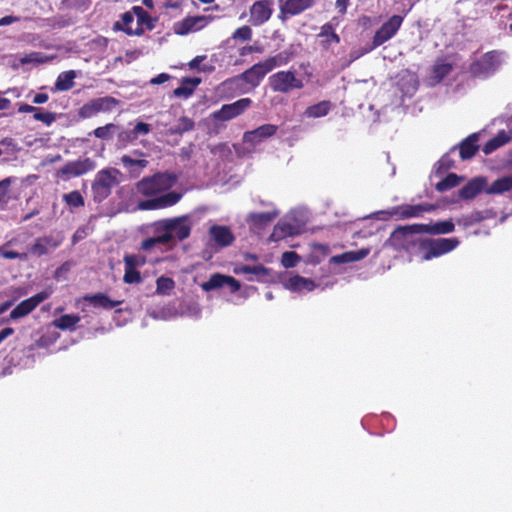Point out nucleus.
Instances as JSON below:
<instances>
[{"mask_svg": "<svg viewBox=\"0 0 512 512\" xmlns=\"http://www.w3.org/2000/svg\"><path fill=\"white\" fill-rule=\"evenodd\" d=\"M117 132H118V126L113 123H109V124H106L105 126L96 128L93 131V134L95 137H97L99 139L110 140L113 138V136Z\"/></svg>", "mask_w": 512, "mask_h": 512, "instance_id": "45", "label": "nucleus"}, {"mask_svg": "<svg viewBox=\"0 0 512 512\" xmlns=\"http://www.w3.org/2000/svg\"><path fill=\"white\" fill-rule=\"evenodd\" d=\"M300 225L296 223L290 217H286L279 221L274 227V230L270 236L272 241H279L285 237L296 235L300 232Z\"/></svg>", "mask_w": 512, "mask_h": 512, "instance_id": "23", "label": "nucleus"}, {"mask_svg": "<svg viewBox=\"0 0 512 512\" xmlns=\"http://www.w3.org/2000/svg\"><path fill=\"white\" fill-rule=\"evenodd\" d=\"M331 109V102L324 100L307 107L304 111V116L307 118H321L326 116L331 111Z\"/></svg>", "mask_w": 512, "mask_h": 512, "instance_id": "35", "label": "nucleus"}, {"mask_svg": "<svg viewBox=\"0 0 512 512\" xmlns=\"http://www.w3.org/2000/svg\"><path fill=\"white\" fill-rule=\"evenodd\" d=\"M63 201L71 208L84 206V198L77 190L64 194Z\"/></svg>", "mask_w": 512, "mask_h": 512, "instance_id": "49", "label": "nucleus"}, {"mask_svg": "<svg viewBox=\"0 0 512 512\" xmlns=\"http://www.w3.org/2000/svg\"><path fill=\"white\" fill-rule=\"evenodd\" d=\"M300 257L293 251H287L282 254L281 263L285 268H292L297 265Z\"/></svg>", "mask_w": 512, "mask_h": 512, "instance_id": "55", "label": "nucleus"}, {"mask_svg": "<svg viewBox=\"0 0 512 512\" xmlns=\"http://www.w3.org/2000/svg\"><path fill=\"white\" fill-rule=\"evenodd\" d=\"M121 163L127 169L132 177H138L144 168L147 167L148 161L145 159L133 158L131 155H123Z\"/></svg>", "mask_w": 512, "mask_h": 512, "instance_id": "30", "label": "nucleus"}, {"mask_svg": "<svg viewBox=\"0 0 512 512\" xmlns=\"http://www.w3.org/2000/svg\"><path fill=\"white\" fill-rule=\"evenodd\" d=\"M119 104V101L111 96L92 99L85 103L78 111L79 117L88 119L99 113L112 112Z\"/></svg>", "mask_w": 512, "mask_h": 512, "instance_id": "9", "label": "nucleus"}, {"mask_svg": "<svg viewBox=\"0 0 512 512\" xmlns=\"http://www.w3.org/2000/svg\"><path fill=\"white\" fill-rule=\"evenodd\" d=\"M512 190V175H507L496 179L485 190L487 194H503Z\"/></svg>", "mask_w": 512, "mask_h": 512, "instance_id": "33", "label": "nucleus"}, {"mask_svg": "<svg viewBox=\"0 0 512 512\" xmlns=\"http://www.w3.org/2000/svg\"><path fill=\"white\" fill-rule=\"evenodd\" d=\"M10 179L0 181V209H4L9 200Z\"/></svg>", "mask_w": 512, "mask_h": 512, "instance_id": "54", "label": "nucleus"}, {"mask_svg": "<svg viewBox=\"0 0 512 512\" xmlns=\"http://www.w3.org/2000/svg\"><path fill=\"white\" fill-rule=\"evenodd\" d=\"M121 177L122 173L116 168L108 167L98 171L91 187L94 200L101 202L106 199L112 189L120 183Z\"/></svg>", "mask_w": 512, "mask_h": 512, "instance_id": "4", "label": "nucleus"}, {"mask_svg": "<svg viewBox=\"0 0 512 512\" xmlns=\"http://www.w3.org/2000/svg\"><path fill=\"white\" fill-rule=\"evenodd\" d=\"M150 315L154 318V319H161V320H168L171 318V313L170 312H166L165 310H162V311H153L150 313Z\"/></svg>", "mask_w": 512, "mask_h": 512, "instance_id": "61", "label": "nucleus"}, {"mask_svg": "<svg viewBox=\"0 0 512 512\" xmlns=\"http://www.w3.org/2000/svg\"><path fill=\"white\" fill-rule=\"evenodd\" d=\"M80 317L77 315H62L53 321V325L60 330H74Z\"/></svg>", "mask_w": 512, "mask_h": 512, "instance_id": "39", "label": "nucleus"}, {"mask_svg": "<svg viewBox=\"0 0 512 512\" xmlns=\"http://www.w3.org/2000/svg\"><path fill=\"white\" fill-rule=\"evenodd\" d=\"M84 299L89 301L94 307H100L103 309H112L122 303V301L111 300L108 296L102 293L85 296Z\"/></svg>", "mask_w": 512, "mask_h": 512, "instance_id": "34", "label": "nucleus"}, {"mask_svg": "<svg viewBox=\"0 0 512 512\" xmlns=\"http://www.w3.org/2000/svg\"><path fill=\"white\" fill-rule=\"evenodd\" d=\"M283 285L292 292H309L316 287L312 280L299 275L288 277L283 281Z\"/></svg>", "mask_w": 512, "mask_h": 512, "instance_id": "26", "label": "nucleus"}, {"mask_svg": "<svg viewBox=\"0 0 512 512\" xmlns=\"http://www.w3.org/2000/svg\"><path fill=\"white\" fill-rule=\"evenodd\" d=\"M292 59V53L289 51H281L276 55L267 57L261 61L262 65L269 73L272 70L287 65Z\"/></svg>", "mask_w": 512, "mask_h": 512, "instance_id": "28", "label": "nucleus"}, {"mask_svg": "<svg viewBox=\"0 0 512 512\" xmlns=\"http://www.w3.org/2000/svg\"><path fill=\"white\" fill-rule=\"evenodd\" d=\"M123 261L124 264L130 265L138 269L146 263V258L141 254H127L124 256Z\"/></svg>", "mask_w": 512, "mask_h": 512, "instance_id": "52", "label": "nucleus"}, {"mask_svg": "<svg viewBox=\"0 0 512 512\" xmlns=\"http://www.w3.org/2000/svg\"><path fill=\"white\" fill-rule=\"evenodd\" d=\"M124 271L123 281L126 284H139L142 282L140 272L135 267L124 264Z\"/></svg>", "mask_w": 512, "mask_h": 512, "instance_id": "48", "label": "nucleus"}, {"mask_svg": "<svg viewBox=\"0 0 512 512\" xmlns=\"http://www.w3.org/2000/svg\"><path fill=\"white\" fill-rule=\"evenodd\" d=\"M133 13L136 15L137 23H139L140 28H143V31L154 28V20L142 7L134 6Z\"/></svg>", "mask_w": 512, "mask_h": 512, "instance_id": "40", "label": "nucleus"}, {"mask_svg": "<svg viewBox=\"0 0 512 512\" xmlns=\"http://www.w3.org/2000/svg\"><path fill=\"white\" fill-rule=\"evenodd\" d=\"M49 99L48 95L45 93H38L33 98V103L35 104H43L47 102Z\"/></svg>", "mask_w": 512, "mask_h": 512, "instance_id": "64", "label": "nucleus"}, {"mask_svg": "<svg viewBox=\"0 0 512 512\" xmlns=\"http://www.w3.org/2000/svg\"><path fill=\"white\" fill-rule=\"evenodd\" d=\"M277 131V126L273 124H264L258 128L244 133L243 141L254 147L266 138L273 136Z\"/></svg>", "mask_w": 512, "mask_h": 512, "instance_id": "21", "label": "nucleus"}, {"mask_svg": "<svg viewBox=\"0 0 512 512\" xmlns=\"http://www.w3.org/2000/svg\"><path fill=\"white\" fill-rule=\"evenodd\" d=\"M487 188V179L483 176L475 177L460 189L459 196L465 200L475 198L480 192Z\"/></svg>", "mask_w": 512, "mask_h": 512, "instance_id": "25", "label": "nucleus"}, {"mask_svg": "<svg viewBox=\"0 0 512 512\" xmlns=\"http://www.w3.org/2000/svg\"><path fill=\"white\" fill-rule=\"evenodd\" d=\"M78 72L75 70H68L60 73L55 81V91H68L74 86V80Z\"/></svg>", "mask_w": 512, "mask_h": 512, "instance_id": "31", "label": "nucleus"}, {"mask_svg": "<svg viewBox=\"0 0 512 512\" xmlns=\"http://www.w3.org/2000/svg\"><path fill=\"white\" fill-rule=\"evenodd\" d=\"M479 134L474 133L468 136L460 145V156L462 159H470L478 150Z\"/></svg>", "mask_w": 512, "mask_h": 512, "instance_id": "32", "label": "nucleus"}, {"mask_svg": "<svg viewBox=\"0 0 512 512\" xmlns=\"http://www.w3.org/2000/svg\"><path fill=\"white\" fill-rule=\"evenodd\" d=\"M51 59H52V57H48L41 52H31L23 57H20L19 62L18 63L14 62L11 64V66L14 69H17L20 65L41 64V63L48 62Z\"/></svg>", "mask_w": 512, "mask_h": 512, "instance_id": "36", "label": "nucleus"}, {"mask_svg": "<svg viewBox=\"0 0 512 512\" xmlns=\"http://www.w3.org/2000/svg\"><path fill=\"white\" fill-rule=\"evenodd\" d=\"M454 229L455 225L451 220L400 227L392 233L387 244L396 248L401 247L409 250V245L414 243L413 235L416 233H428L432 235L448 234L453 232Z\"/></svg>", "mask_w": 512, "mask_h": 512, "instance_id": "2", "label": "nucleus"}, {"mask_svg": "<svg viewBox=\"0 0 512 512\" xmlns=\"http://www.w3.org/2000/svg\"><path fill=\"white\" fill-rule=\"evenodd\" d=\"M320 36L325 37L327 42H329V43H331V42L339 43V41H340L339 36L334 32L332 26L329 24H326L322 27Z\"/></svg>", "mask_w": 512, "mask_h": 512, "instance_id": "57", "label": "nucleus"}, {"mask_svg": "<svg viewBox=\"0 0 512 512\" xmlns=\"http://www.w3.org/2000/svg\"><path fill=\"white\" fill-rule=\"evenodd\" d=\"M181 198V194L177 192H168L160 197L141 201L138 204L140 210H155L173 206Z\"/></svg>", "mask_w": 512, "mask_h": 512, "instance_id": "18", "label": "nucleus"}, {"mask_svg": "<svg viewBox=\"0 0 512 512\" xmlns=\"http://www.w3.org/2000/svg\"><path fill=\"white\" fill-rule=\"evenodd\" d=\"M113 29L123 31L128 35L140 36L143 34V28H140L139 23H137L133 8L122 14L121 20L114 23Z\"/></svg>", "mask_w": 512, "mask_h": 512, "instance_id": "20", "label": "nucleus"}, {"mask_svg": "<svg viewBox=\"0 0 512 512\" xmlns=\"http://www.w3.org/2000/svg\"><path fill=\"white\" fill-rule=\"evenodd\" d=\"M268 74L261 61L244 71L239 76L230 78L221 84L223 92L245 94L249 89L256 88Z\"/></svg>", "mask_w": 512, "mask_h": 512, "instance_id": "3", "label": "nucleus"}, {"mask_svg": "<svg viewBox=\"0 0 512 512\" xmlns=\"http://www.w3.org/2000/svg\"><path fill=\"white\" fill-rule=\"evenodd\" d=\"M175 182L176 178L174 175L157 173L152 177H146L140 180L136 184V190L144 196H153L170 189Z\"/></svg>", "mask_w": 512, "mask_h": 512, "instance_id": "6", "label": "nucleus"}, {"mask_svg": "<svg viewBox=\"0 0 512 512\" xmlns=\"http://www.w3.org/2000/svg\"><path fill=\"white\" fill-rule=\"evenodd\" d=\"M423 251L422 260L428 261L453 251L458 245L457 238H438L420 242Z\"/></svg>", "mask_w": 512, "mask_h": 512, "instance_id": "8", "label": "nucleus"}, {"mask_svg": "<svg viewBox=\"0 0 512 512\" xmlns=\"http://www.w3.org/2000/svg\"><path fill=\"white\" fill-rule=\"evenodd\" d=\"M452 70V64L446 59H440L436 61L432 70V77L434 83L440 82L446 75Z\"/></svg>", "mask_w": 512, "mask_h": 512, "instance_id": "37", "label": "nucleus"}, {"mask_svg": "<svg viewBox=\"0 0 512 512\" xmlns=\"http://www.w3.org/2000/svg\"><path fill=\"white\" fill-rule=\"evenodd\" d=\"M370 253V249L362 248L357 251H347L340 255L331 257L330 262L334 264H344L356 262L364 259Z\"/></svg>", "mask_w": 512, "mask_h": 512, "instance_id": "29", "label": "nucleus"}, {"mask_svg": "<svg viewBox=\"0 0 512 512\" xmlns=\"http://www.w3.org/2000/svg\"><path fill=\"white\" fill-rule=\"evenodd\" d=\"M462 179V177H459L454 173H450L436 184V189L439 192L447 191L453 187H456L462 181Z\"/></svg>", "mask_w": 512, "mask_h": 512, "instance_id": "46", "label": "nucleus"}, {"mask_svg": "<svg viewBox=\"0 0 512 512\" xmlns=\"http://www.w3.org/2000/svg\"><path fill=\"white\" fill-rule=\"evenodd\" d=\"M33 118L46 124L47 126H50L56 120V114L52 112H44L40 108H37Z\"/></svg>", "mask_w": 512, "mask_h": 512, "instance_id": "53", "label": "nucleus"}, {"mask_svg": "<svg viewBox=\"0 0 512 512\" xmlns=\"http://www.w3.org/2000/svg\"><path fill=\"white\" fill-rule=\"evenodd\" d=\"M151 131V127L147 123L138 122L131 131L122 132L119 134L121 139L129 141L137 139L141 135H147Z\"/></svg>", "mask_w": 512, "mask_h": 512, "instance_id": "38", "label": "nucleus"}, {"mask_svg": "<svg viewBox=\"0 0 512 512\" xmlns=\"http://www.w3.org/2000/svg\"><path fill=\"white\" fill-rule=\"evenodd\" d=\"M350 0H336V8L341 14H345Z\"/></svg>", "mask_w": 512, "mask_h": 512, "instance_id": "63", "label": "nucleus"}, {"mask_svg": "<svg viewBox=\"0 0 512 512\" xmlns=\"http://www.w3.org/2000/svg\"><path fill=\"white\" fill-rule=\"evenodd\" d=\"M435 206L428 203L417 205H402L393 207L390 210H383L373 213L370 217L378 220H388L392 216H399L402 219L420 217L423 213L431 212Z\"/></svg>", "mask_w": 512, "mask_h": 512, "instance_id": "7", "label": "nucleus"}, {"mask_svg": "<svg viewBox=\"0 0 512 512\" xmlns=\"http://www.w3.org/2000/svg\"><path fill=\"white\" fill-rule=\"evenodd\" d=\"M252 37V30L249 26H242L234 31L232 38L234 40L248 41Z\"/></svg>", "mask_w": 512, "mask_h": 512, "instance_id": "56", "label": "nucleus"}, {"mask_svg": "<svg viewBox=\"0 0 512 512\" xmlns=\"http://www.w3.org/2000/svg\"><path fill=\"white\" fill-rule=\"evenodd\" d=\"M264 51L263 47L262 46H259V45H250V46H245L243 47L241 50H240V55L241 56H245L249 53H253V52H256V53H262Z\"/></svg>", "mask_w": 512, "mask_h": 512, "instance_id": "59", "label": "nucleus"}, {"mask_svg": "<svg viewBox=\"0 0 512 512\" xmlns=\"http://www.w3.org/2000/svg\"><path fill=\"white\" fill-rule=\"evenodd\" d=\"M63 240L64 235L61 232H53L47 236L37 238L34 244L31 245L29 252L40 257L56 249Z\"/></svg>", "mask_w": 512, "mask_h": 512, "instance_id": "14", "label": "nucleus"}, {"mask_svg": "<svg viewBox=\"0 0 512 512\" xmlns=\"http://www.w3.org/2000/svg\"><path fill=\"white\" fill-rule=\"evenodd\" d=\"M19 21V18L16 16L8 15L4 16L0 19V26H7Z\"/></svg>", "mask_w": 512, "mask_h": 512, "instance_id": "62", "label": "nucleus"}, {"mask_svg": "<svg viewBox=\"0 0 512 512\" xmlns=\"http://www.w3.org/2000/svg\"><path fill=\"white\" fill-rule=\"evenodd\" d=\"M234 239V235L228 226L211 224L208 229V243L217 248L230 246Z\"/></svg>", "mask_w": 512, "mask_h": 512, "instance_id": "16", "label": "nucleus"}, {"mask_svg": "<svg viewBox=\"0 0 512 512\" xmlns=\"http://www.w3.org/2000/svg\"><path fill=\"white\" fill-rule=\"evenodd\" d=\"M53 289L48 287L34 296L20 302L10 313L11 320H17L31 313L41 302L49 298Z\"/></svg>", "mask_w": 512, "mask_h": 512, "instance_id": "12", "label": "nucleus"}, {"mask_svg": "<svg viewBox=\"0 0 512 512\" xmlns=\"http://www.w3.org/2000/svg\"><path fill=\"white\" fill-rule=\"evenodd\" d=\"M251 99L242 98L231 104L223 105L219 110L213 112V118L219 121H228L241 115L250 105Z\"/></svg>", "mask_w": 512, "mask_h": 512, "instance_id": "15", "label": "nucleus"}, {"mask_svg": "<svg viewBox=\"0 0 512 512\" xmlns=\"http://www.w3.org/2000/svg\"><path fill=\"white\" fill-rule=\"evenodd\" d=\"M194 128V122L192 119L188 117H181L178 119L177 123L171 126L168 129L170 134H183L184 132H188Z\"/></svg>", "mask_w": 512, "mask_h": 512, "instance_id": "43", "label": "nucleus"}, {"mask_svg": "<svg viewBox=\"0 0 512 512\" xmlns=\"http://www.w3.org/2000/svg\"><path fill=\"white\" fill-rule=\"evenodd\" d=\"M96 168V163L90 158H79L74 161L67 162L61 169L56 173V176L68 180L72 177H79L88 172L93 171Z\"/></svg>", "mask_w": 512, "mask_h": 512, "instance_id": "10", "label": "nucleus"}, {"mask_svg": "<svg viewBox=\"0 0 512 512\" xmlns=\"http://www.w3.org/2000/svg\"><path fill=\"white\" fill-rule=\"evenodd\" d=\"M235 274H244V275H254V276H263L267 274V269L262 265H237L234 268Z\"/></svg>", "mask_w": 512, "mask_h": 512, "instance_id": "44", "label": "nucleus"}, {"mask_svg": "<svg viewBox=\"0 0 512 512\" xmlns=\"http://www.w3.org/2000/svg\"><path fill=\"white\" fill-rule=\"evenodd\" d=\"M223 286H228L231 292H237L240 289V283L238 280L231 276L223 274H213L208 281L201 284V288L204 291H211Z\"/></svg>", "mask_w": 512, "mask_h": 512, "instance_id": "19", "label": "nucleus"}, {"mask_svg": "<svg viewBox=\"0 0 512 512\" xmlns=\"http://www.w3.org/2000/svg\"><path fill=\"white\" fill-rule=\"evenodd\" d=\"M500 65V54L489 52L471 65V72L474 76L486 78L492 75Z\"/></svg>", "mask_w": 512, "mask_h": 512, "instance_id": "13", "label": "nucleus"}, {"mask_svg": "<svg viewBox=\"0 0 512 512\" xmlns=\"http://www.w3.org/2000/svg\"><path fill=\"white\" fill-rule=\"evenodd\" d=\"M510 137L507 135L506 132L501 131L497 134L496 137L491 139L489 142H487L483 148V152L487 155L492 153L497 148L501 147L502 145L509 142Z\"/></svg>", "mask_w": 512, "mask_h": 512, "instance_id": "42", "label": "nucleus"}, {"mask_svg": "<svg viewBox=\"0 0 512 512\" xmlns=\"http://www.w3.org/2000/svg\"><path fill=\"white\" fill-rule=\"evenodd\" d=\"M215 19L214 16L201 15V16H188L173 24V31L177 35H187L189 33L197 32Z\"/></svg>", "mask_w": 512, "mask_h": 512, "instance_id": "11", "label": "nucleus"}, {"mask_svg": "<svg viewBox=\"0 0 512 512\" xmlns=\"http://www.w3.org/2000/svg\"><path fill=\"white\" fill-rule=\"evenodd\" d=\"M278 215L279 211L273 208L266 212L250 213L246 221L250 227L260 229L271 223Z\"/></svg>", "mask_w": 512, "mask_h": 512, "instance_id": "27", "label": "nucleus"}, {"mask_svg": "<svg viewBox=\"0 0 512 512\" xmlns=\"http://www.w3.org/2000/svg\"><path fill=\"white\" fill-rule=\"evenodd\" d=\"M479 222H481V214L479 211H473L468 215H463L457 220V223L464 227H469Z\"/></svg>", "mask_w": 512, "mask_h": 512, "instance_id": "51", "label": "nucleus"}, {"mask_svg": "<svg viewBox=\"0 0 512 512\" xmlns=\"http://www.w3.org/2000/svg\"><path fill=\"white\" fill-rule=\"evenodd\" d=\"M314 0H279L280 12L287 16L298 15L313 5Z\"/></svg>", "mask_w": 512, "mask_h": 512, "instance_id": "24", "label": "nucleus"}, {"mask_svg": "<svg viewBox=\"0 0 512 512\" xmlns=\"http://www.w3.org/2000/svg\"><path fill=\"white\" fill-rule=\"evenodd\" d=\"M199 83L200 80L197 78L185 79L182 85L174 90V95L179 98H188L193 94L195 87Z\"/></svg>", "mask_w": 512, "mask_h": 512, "instance_id": "41", "label": "nucleus"}, {"mask_svg": "<svg viewBox=\"0 0 512 512\" xmlns=\"http://www.w3.org/2000/svg\"><path fill=\"white\" fill-rule=\"evenodd\" d=\"M271 2L267 0L257 1L250 8V22L254 26L267 22L272 15Z\"/></svg>", "mask_w": 512, "mask_h": 512, "instance_id": "22", "label": "nucleus"}, {"mask_svg": "<svg viewBox=\"0 0 512 512\" xmlns=\"http://www.w3.org/2000/svg\"><path fill=\"white\" fill-rule=\"evenodd\" d=\"M175 287L172 278L161 276L156 281V293L159 295H168Z\"/></svg>", "mask_w": 512, "mask_h": 512, "instance_id": "47", "label": "nucleus"}, {"mask_svg": "<svg viewBox=\"0 0 512 512\" xmlns=\"http://www.w3.org/2000/svg\"><path fill=\"white\" fill-rule=\"evenodd\" d=\"M268 85L274 92L289 94L294 90L302 89L304 82L297 76L296 71L282 70L269 76Z\"/></svg>", "mask_w": 512, "mask_h": 512, "instance_id": "5", "label": "nucleus"}, {"mask_svg": "<svg viewBox=\"0 0 512 512\" xmlns=\"http://www.w3.org/2000/svg\"><path fill=\"white\" fill-rule=\"evenodd\" d=\"M0 248H1L0 256H2L3 258L20 259L22 261H26L28 259V253H26V252L19 253V252H15V251H11V250H6L5 246L0 247Z\"/></svg>", "mask_w": 512, "mask_h": 512, "instance_id": "58", "label": "nucleus"}, {"mask_svg": "<svg viewBox=\"0 0 512 512\" xmlns=\"http://www.w3.org/2000/svg\"><path fill=\"white\" fill-rule=\"evenodd\" d=\"M454 152V149L451 150L450 153L445 154L435 165V172L437 174H442L452 168L454 166V160L451 158V153Z\"/></svg>", "mask_w": 512, "mask_h": 512, "instance_id": "50", "label": "nucleus"}, {"mask_svg": "<svg viewBox=\"0 0 512 512\" xmlns=\"http://www.w3.org/2000/svg\"><path fill=\"white\" fill-rule=\"evenodd\" d=\"M169 79H170V75L169 74L161 73V74L157 75L156 77L152 78L150 80V83L153 84V85H159V84L165 83Z\"/></svg>", "mask_w": 512, "mask_h": 512, "instance_id": "60", "label": "nucleus"}, {"mask_svg": "<svg viewBox=\"0 0 512 512\" xmlns=\"http://www.w3.org/2000/svg\"><path fill=\"white\" fill-rule=\"evenodd\" d=\"M403 22V17L393 15L386 21L375 33L373 38V46L378 47L390 40L400 29Z\"/></svg>", "mask_w": 512, "mask_h": 512, "instance_id": "17", "label": "nucleus"}, {"mask_svg": "<svg viewBox=\"0 0 512 512\" xmlns=\"http://www.w3.org/2000/svg\"><path fill=\"white\" fill-rule=\"evenodd\" d=\"M192 229V221L189 216H180L157 221L153 224L154 235L141 244L144 251H151L158 246L171 249L176 241H182L189 237Z\"/></svg>", "mask_w": 512, "mask_h": 512, "instance_id": "1", "label": "nucleus"}]
</instances>
